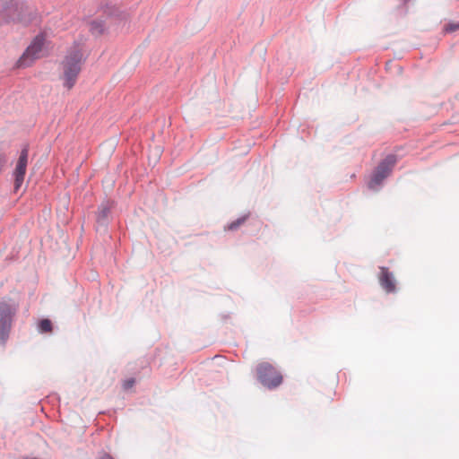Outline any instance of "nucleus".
<instances>
[{"mask_svg":"<svg viewBox=\"0 0 459 459\" xmlns=\"http://www.w3.org/2000/svg\"><path fill=\"white\" fill-rule=\"evenodd\" d=\"M82 63V48L80 44H75L68 50L62 63V79L66 89L70 90L75 84Z\"/></svg>","mask_w":459,"mask_h":459,"instance_id":"obj_1","label":"nucleus"},{"mask_svg":"<svg viewBox=\"0 0 459 459\" xmlns=\"http://www.w3.org/2000/svg\"><path fill=\"white\" fill-rule=\"evenodd\" d=\"M33 10L23 3L15 0H0V19L23 24L33 21Z\"/></svg>","mask_w":459,"mask_h":459,"instance_id":"obj_2","label":"nucleus"},{"mask_svg":"<svg viewBox=\"0 0 459 459\" xmlns=\"http://www.w3.org/2000/svg\"><path fill=\"white\" fill-rule=\"evenodd\" d=\"M395 162L396 158L392 154L384 159L374 171L368 184V188L371 190H378L384 179L391 173Z\"/></svg>","mask_w":459,"mask_h":459,"instance_id":"obj_3","label":"nucleus"},{"mask_svg":"<svg viewBox=\"0 0 459 459\" xmlns=\"http://www.w3.org/2000/svg\"><path fill=\"white\" fill-rule=\"evenodd\" d=\"M257 377L263 385L269 389L279 386L282 382V376L271 364L263 362L257 366Z\"/></svg>","mask_w":459,"mask_h":459,"instance_id":"obj_4","label":"nucleus"},{"mask_svg":"<svg viewBox=\"0 0 459 459\" xmlns=\"http://www.w3.org/2000/svg\"><path fill=\"white\" fill-rule=\"evenodd\" d=\"M45 39L43 35H38L17 62L18 67L30 66L34 60L43 56Z\"/></svg>","mask_w":459,"mask_h":459,"instance_id":"obj_5","label":"nucleus"},{"mask_svg":"<svg viewBox=\"0 0 459 459\" xmlns=\"http://www.w3.org/2000/svg\"><path fill=\"white\" fill-rule=\"evenodd\" d=\"M16 307L6 301L0 302V340L4 342L9 334Z\"/></svg>","mask_w":459,"mask_h":459,"instance_id":"obj_6","label":"nucleus"},{"mask_svg":"<svg viewBox=\"0 0 459 459\" xmlns=\"http://www.w3.org/2000/svg\"><path fill=\"white\" fill-rule=\"evenodd\" d=\"M29 158V149L27 146L23 147L21 151L19 159L17 160L14 171V191H18L22 186L26 175L27 165Z\"/></svg>","mask_w":459,"mask_h":459,"instance_id":"obj_7","label":"nucleus"},{"mask_svg":"<svg viewBox=\"0 0 459 459\" xmlns=\"http://www.w3.org/2000/svg\"><path fill=\"white\" fill-rule=\"evenodd\" d=\"M379 284L386 293L396 292V280L393 273L389 272L386 267H380L378 275Z\"/></svg>","mask_w":459,"mask_h":459,"instance_id":"obj_8","label":"nucleus"},{"mask_svg":"<svg viewBox=\"0 0 459 459\" xmlns=\"http://www.w3.org/2000/svg\"><path fill=\"white\" fill-rule=\"evenodd\" d=\"M110 204L109 202L104 203L100 205V211L98 212L97 221L100 224H105L110 211Z\"/></svg>","mask_w":459,"mask_h":459,"instance_id":"obj_9","label":"nucleus"},{"mask_svg":"<svg viewBox=\"0 0 459 459\" xmlns=\"http://www.w3.org/2000/svg\"><path fill=\"white\" fill-rule=\"evenodd\" d=\"M90 30L94 35H100L105 30V24L100 20H95L91 22Z\"/></svg>","mask_w":459,"mask_h":459,"instance_id":"obj_10","label":"nucleus"},{"mask_svg":"<svg viewBox=\"0 0 459 459\" xmlns=\"http://www.w3.org/2000/svg\"><path fill=\"white\" fill-rule=\"evenodd\" d=\"M247 217H248L247 215H244V216L237 219L236 221H234L230 224H229L226 229L229 230H236L239 226H241L246 221Z\"/></svg>","mask_w":459,"mask_h":459,"instance_id":"obj_11","label":"nucleus"},{"mask_svg":"<svg viewBox=\"0 0 459 459\" xmlns=\"http://www.w3.org/2000/svg\"><path fill=\"white\" fill-rule=\"evenodd\" d=\"M39 329L41 333H48L52 330V324L49 319H42L39 324Z\"/></svg>","mask_w":459,"mask_h":459,"instance_id":"obj_12","label":"nucleus"},{"mask_svg":"<svg viewBox=\"0 0 459 459\" xmlns=\"http://www.w3.org/2000/svg\"><path fill=\"white\" fill-rule=\"evenodd\" d=\"M135 381L134 378H129V379H126V381H124L123 383V388L125 390H128L130 388H132L134 385Z\"/></svg>","mask_w":459,"mask_h":459,"instance_id":"obj_13","label":"nucleus"},{"mask_svg":"<svg viewBox=\"0 0 459 459\" xmlns=\"http://www.w3.org/2000/svg\"><path fill=\"white\" fill-rule=\"evenodd\" d=\"M457 30H459V22L449 23L446 27V31H447V32H454V31H455Z\"/></svg>","mask_w":459,"mask_h":459,"instance_id":"obj_14","label":"nucleus"},{"mask_svg":"<svg viewBox=\"0 0 459 459\" xmlns=\"http://www.w3.org/2000/svg\"><path fill=\"white\" fill-rule=\"evenodd\" d=\"M99 459H113V457L111 455H109L108 454L104 453L103 455H101L100 456Z\"/></svg>","mask_w":459,"mask_h":459,"instance_id":"obj_15","label":"nucleus"}]
</instances>
